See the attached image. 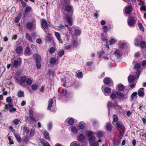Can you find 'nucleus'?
Masks as SVG:
<instances>
[{"label": "nucleus", "instance_id": "obj_47", "mask_svg": "<svg viewBox=\"0 0 146 146\" xmlns=\"http://www.w3.org/2000/svg\"><path fill=\"white\" fill-rule=\"evenodd\" d=\"M116 94L112 93L110 95V97L111 99L112 100H113L117 98V96L116 95Z\"/></svg>", "mask_w": 146, "mask_h": 146}, {"label": "nucleus", "instance_id": "obj_39", "mask_svg": "<svg viewBox=\"0 0 146 146\" xmlns=\"http://www.w3.org/2000/svg\"><path fill=\"white\" fill-rule=\"evenodd\" d=\"M68 94V92L66 90L63 89L62 92L60 93V95L62 96H66Z\"/></svg>", "mask_w": 146, "mask_h": 146}, {"label": "nucleus", "instance_id": "obj_59", "mask_svg": "<svg viewBox=\"0 0 146 146\" xmlns=\"http://www.w3.org/2000/svg\"><path fill=\"white\" fill-rule=\"evenodd\" d=\"M115 39L113 38H111L109 40V42L110 44H112L115 42Z\"/></svg>", "mask_w": 146, "mask_h": 146}, {"label": "nucleus", "instance_id": "obj_46", "mask_svg": "<svg viewBox=\"0 0 146 146\" xmlns=\"http://www.w3.org/2000/svg\"><path fill=\"white\" fill-rule=\"evenodd\" d=\"M24 96V92L21 91H19L18 93V96L19 98H21Z\"/></svg>", "mask_w": 146, "mask_h": 146}, {"label": "nucleus", "instance_id": "obj_37", "mask_svg": "<svg viewBox=\"0 0 146 146\" xmlns=\"http://www.w3.org/2000/svg\"><path fill=\"white\" fill-rule=\"evenodd\" d=\"M55 74L56 73L55 72L54 70H49L48 74L49 75L51 76L52 77H54L56 75Z\"/></svg>", "mask_w": 146, "mask_h": 146}, {"label": "nucleus", "instance_id": "obj_26", "mask_svg": "<svg viewBox=\"0 0 146 146\" xmlns=\"http://www.w3.org/2000/svg\"><path fill=\"white\" fill-rule=\"evenodd\" d=\"M32 10V7L30 6L26 7L24 10V12L26 14H28L30 13Z\"/></svg>", "mask_w": 146, "mask_h": 146}, {"label": "nucleus", "instance_id": "obj_48", "mask_svg": "<svg viewBox=\"0 0 146 146\" xmlns=\"http://www.w3.org/2000/svg\"><path fill=\"white\" fill-rule=\"evenodd\" d=\"M64 50H62L59 51L58 52V55L60 57H61L64 55Z\"/></svg>", "mask_w": 146, "mask_h": 146}, {"label": "nucleus", "instance_id": "obj_6", "mask_svg": "<svg viewBox=\"0 0 146 146\" xmlns=\"http://www.w3.org/2000/svg\"><path fill=\"white\" fill-rule=\"evenodd\" d=\"M107 107L108 109L112 108H115L116 107L121 108L120 106L118 104L117 102L115 100H114V103H112L111 101L108 102L107 104Z\"/></svg>", "mask_w": 146, "mask_h": 146}, {"label": "nucleus", "instance_id": "obj_52", "mask_svg": "<svg viewBox=\"0 0 146 146\" xmlns=\"http://www.w3.org/2000/svg\"><path fill=\"white\" fill-rule=\"evenodd\" d=\"M134 68L135 69L138 70L140 68V64L139 63H137L134 66Z\"/></svg>", "mask_w": 146, "mask_h": 146}, {"label": "nucleus", "instance_id": "obj_44", "mask_svg": "<svg viewBox=\"0 0 146 146\" xmlns=\"http://www.w3.org/2000/svg\"><path fill=\"white\" fill-rule=\"evenodd\" d=\"M39 86L37 84H33L31 86V88L33 90L35 91L38 88Z\"/></svg>", "mask_w": 146, "mask_h": 146}, {"label": "nucleus", "instance_id": "obj_43", "mask_svg": "<svg viewBox=\"0 0 146 146\" xmlns=\"http://www.w3.org/2000/svg\"><path fill=\"white\" fill-rule=\"evenodd\" d=\"M85 136L84 134H80L79 136V140L81 142H82L84 140Z\"/></svg>", "mask_w": 146, "mask_h": 146}, {"label": "nucleus", "instance_id": "obj_45", "mask_svg": "<svg viewBox=\"0 0 146 146\" xmlns=\"http://www.w3.org/2000/svg\"><path fill=\"white\" fill-rule=\"evenodd\" d=\"M71 131L74 133H77L78 132L77 128L75 126L72 127L71 128Z\"/></svg>", "mask_w": 146, "mask_h": 146}, {"label": "nucleus", "instance_id": "obj_35", "mask_svg": "<svg viewBox=\"0 0 146 146\" xmlns=\"http://www.w3.org/2000/svg\"><path fill=\"white\" fill-rule=\"evenodd\" d=\"M25 37L27 40L31 42H33L32 38L31 37V35L27 33L26 34Z\"/></svg>", "mask_w": 146, "mask_h": 146}, {"label": "nucleus", "instance_id": "obj_64", "mask_svg": "<svg viewBox=\"0 0 146 146\" xmlns=\"http://www.w3.org/2000/svg\"><path fill=\"white\" fill-rule=\"evenodd\" d=\"M91 146H99V144L97 142H94L92 143Z\"/></svg>", "mask_w": 146, "mask_h": 146}, {"label": "nucleus", "instance_id": "obj_53", "mask_svg": "<svg viewBox=\"0 0 146 146\" xmlns=\"http://www.w3.org/2000/svg\"><path fill=\"white\" fill-rule=\"evenodd\" d=\"M96 139V138L95 137L93 136L89 138V142L90 143H91L94 140H95Z\"/></svg>", "mask_w": 146, "mask_h": 146}, {"label": "nucleus", "instance_id": "obj_10", "mask_svg": "<svg viewBox=\"0 0 146 146\" xmlns=\"http://www.w3.org/2000/svg\"><path fill=\"white\" fill-rule=\"evenodd\" d=\"M5 109L7 110H9V111L11 112L12 111L15 112L16 110V109L13 107V105L12 103H9L8 105H5Z\"/></svg>", "mask_w": 146, "mask_h": 146}, {"label": "nucleus", "instance_id": "obj_3", "mask_svg": "<svg viewBox=\"0 0 146 146\" xmlns=\"http://www.w3.org/2000/svg\"><path fill=\"white\" fill-rule=\"evenodd\" d=\"M137 18L135 16H131L129 17L127 21V24L128 26L131 27H133L137 22Z\"/></svg>", "mask_w": 146, "mask_h": 146}, {"label": "nucleus", "instance_id": "obj_21", "mask_svg": "<svg viewBox=\"0 0 146 146\" xmlns=\"http://www.w3.org/2000/svg\"><path fill=\"white\" fill-rule=\"evenodd\" d=\"M113 127L110 123H107L106 126L107 130L109 131H111L112 130Z\"/></svg>", "mask_w": 146, "mask_h": 146}, {"label": "nucleus", "instance_id": "obj_42", "mask_svg": "<svg viewBox=\"0 0 146 146\" xmlns=\"http://www.w3.org/2000/svg\"><path fill=\"white\" fill-rule=\"evenodd\" d=\"M55 35L58 40L60 41L62 40L60 38V35L57 32H55Z\"/></svg>", "mask_w": 146, "mask_h": 146}, {"label": "nucleus", "instance_id": "obj_62", "mask_svg": "<svg viewBox=\"0 0 146 146\" xmlns=\"http://www.w3.org/2000/svg\"><path fill=\"white\" fill-rule=\"evenodd\" d=\"M35 134V131L34 130L31 129L30 133L29 136L30 137H33Z\"/></svg>", "mask_w": 146, "mask_h": 146}, {"label": "nucleus", "instance_id": "obj_50", "mask_svg": "<svg viewBox=\"0 0 146 146\" xmlns=\"http://www.w3.org/2000/svg\"><path fill=\"white\" fill-rule=\"evenodd\" d=\"M18 1H20L21 2V4L22 5V6L23 7H25L27 5V4L23 0H16Z\"/></svg>", "mask_w": 146, "mask_h": 146}, {"label": "nucleus", "instance_id": "obj_1", "mask_svg": "<svg viewBox=\"0 0 146 146\" xmlns=\"http://www.w3.org/2000/svg\"><path fill=\"white\" fill-rule=\"evenodd\" d=\"M63 6L64 7L62 8V11L65 16L64 20L70 26H72L73 25L72 16L74 12L73 7L71 4H63Z\"/></svg>", "mask_w": 146, "mask_h": 146}, {"label": "nucleus", "instance_id": "obj_54", "mask_svg": "<svg viewBox=\"0 0 146 146\" xmlns=\"http://www.w3.org/2000/svg\"><path fill=\"white\" fill-rule=\"evenodd\" d=\"M20 121V120L17 118L15 119L13 121V123L15 125H18Z\"/></svg>", "mask_w": 146, "mask_h": 146}, {"label": "nucleus", "instance_id": "obj_12", "mask_svg": "<svg viewBox=\"0 0 146 146\" xmlns=\"http://www.w3.org/2000/svg\"><path fill=\"white\" fill-rule=\"evenodd\" d=\"M71 43L72 46L75 48H76L80 44L79 43L76 38H72L71 40Z\"/></svg>", "mask_w": 146, "mask_h": 146}, {"label": "nucleus", "instance_id": "obj_32", "mask_svg": "<svg viewBox=\"0 0 146 146\" xmlns=\"http://www.w3.org/2000/svg\"><path fill=\"white\" fill-rule=\"evenodd\" d=\"M128 80L129 83L133 82L135 80V77L132 75H130L128 76Z\"/></svg>", "mask_w": 146, "mask_h": 146}, {"label": "nucleus", "instance_id": "obj_9", "mask_svg": "<svg viewBox=\"0 0 146 146\" xmlns=\"http://www.w3.org/2000/svg\"><path fill=\"white\" fill-rule=\"evenodd\" d=\"M54 102L52 99L49 100L48 101V105L47 107V110L52 111H54L56 110V108L52 106V104Z\"/></svg>", "mask_w": 146, "mask_h": 146}, {"label": "nucleus", "instance_id": "obj_30", "mask_svg": "<svg viewBox=\"0 0 146 146\" xmlns=\"http://www.w3.org/2000/svg\"><path fill=\"white\" fill-rule=\"evenodd\" d=\"M85 123L83 122H80L79 123L78 125V127L79 129H81L82 130H83L85 128V127L84 125Z\"/></svg>", "mask_w": 146, "mask_h": 146}, {"label": "nucleus", "instance_id": "obj_24", "mask_svg": "<svg viewBox=\"0 0 146 146\" xmlns=\"http://www.w3.org/2000/svg\"><path fill=\"white\" fill-rule=\"evenodd\" d=\"M27 28L29 29H31L33 27V24L32 22H28L26 24Z\"/></svg>", "mask_w": 146, "mask_h": 146}, {"label": "nucleus", "instance_id": "obj_15", "mask_svg": "<svg viewBox=\"0 0 146 146\" xmlns=\"http://www.w3.org/2000/svg\"><path fill=\"white\" fill-rule=\"evenodd\" d=\"M142 38L141 35H140L137 36L135 39L134 40V44L136 46H139L140 41L141 39Z\"/></svg>", "mask_w": 146, "mask_h": 146}, {"label": "nucleus", "instance_id": "obj_5", "mask_svg": "<svg viewBox=\"0 0 146 146\" xmlns=\"http://www.w3.org/2000/svg\"><path fill=\"white\" fill-rule=\"evenodd\" d=\"M22 62V59L21 57L18 58L17 60H15L13 61V64H12V67L17 68L18 66H20Z\"/></svg>", "mask_w": 146, "mask_h": 146}, {"label": "nucleus", "instance_id": "obj_13", "mask_svg": "<svg viewBox=\"0 0 146 146\" xmlns=\"http://www.w3.org/2000/svg\"><path fill=\"white\" fill-rule=\"evenodd\" d=\"M23 48L21 46H16L15 49V52L16 54L20 55L23 52Z\"/></svg>", "mask_w": 146, "mask_h": 146}, {"label": "nucleus", "instance_id": "obj_22", "mask_svg": "<svg viewBox=\"0 0 146 146\" xmlns=\"http://www.w3.org/2000/svg\"><path fill=\"white\" fill-rule=\"evenodd\" d=\"M113 120L112 121V123L113 125H114V123H116L118 121V118L117 115L115 114H114L113 115Z\"/></svg>", "mask_w": 146, "mask_h": 146}, {"label": "nucleus", "instance_id": "obj_20", "mask_svg": "<svg viewBox=\"0 0 146 146\" xmlns=\"http://www.w3.org/2000/svg\"><path fill=\"white\" fill-rule=\"evenodd\" d=\"M58 61V59L56 57H51L50 59V63L51 64L54 65Z\"/></svg>", "mask_w": 146, "mask_h": 146}, {"label": "nucleus", "instance_id": "obj_56", "mask_svg": "<svg viewBox=\"0 0 146 146\" xmlns=\"http://www.w3.org/2000/svg\"><path fill=\"white\" fill-rule=\"evenodd\" d=\"M6 101L8 103H10L12 102V99L11 97H8L7 98Z\"/></svg>", "mask_w": 146, "mask_h": 146}, {"label": "nucleus", "instance_id": "obj_38", "mask_svg": "<svg viewBox=\"0 0 146 146\" xmlns=\"http://www.w3.org/2000/svg\"><path fill=\"white\" fill-rule=\"evenodd\" d=\"M40 143L43 146H49L50 145L49 143L44 140L40 141Z\"/></svg>", "mask_w": 146, "mask_h": 146}, {"label": "nucleus", "instance_id": "obj_55", "mask_svg": "<svg viewBox=\"0 0 146 146\" xmlns=\"http://www.w3.org/2000/svg\"><path fill=\"white\" fill-rule=\"evenodd\" d=\"M55 48L54 47H52L50 48L49 52L51 54H53L55 52Z\"/></svg>", "mask_w": 146, "mask_h": 146}, {"label": "nucleus", "instance_id": "obj_31", "mask_svg": "<svg viewBox=\"0 0 146 146\" xmlns=\"http://www.w3.org/2000/svg\"><path fill=\"white\" fill-rule=\"evenodd\" d=\"M44 132L45 138L48 141L50 140V138L49 137V133L46 131H44Z\"/></svg>", "mask_w": 146, "mask_h": 146}, {"label": "nucleus", "instance_id": "obj_49", "mask_svg": "<svg viewBox=\"0 0 146 146\" xmlns=\"http://www.w3.org/2000/svg\"><path fill=\"white\" fill-rule=\"evenodd\" d=\"M23 132L24 133H28L29 132V130L28 129V127L26 125L24 126L23 128Z\"/></svg>", "mask_w": 146, "mask_h": 146}, {"label": "nucleus", "instance_id": "obj_29", "mask_svg": "<svg viewBox=\"0 0 146 146\" xmlns=\"http://www.w3.org/2000/svg\"><path fill=\"white\" fill-rule=\"evenodd\" d=\"M139 45L140 47L142 49H145L146 48V42L145 41H141Z\"/></svg>", "mask_w": 146, "mask_h": 146}, {"label": "nucleus", "instance_id": "obj_8", "mask_svg": "<svg viewBox=\"0 0 146 146\" xmlns=\"http://www.w3.org/2000/svg\"><path fill=\"white\" fill-rule=\"evenodd\" d=\"M103 82L104 84L110 86L113 85V82L110 78L108 77H106L104 79Z\"/></svg>", "mask_w": 146, "mask_h": 146}, {"label": "nucleus", "instance_id": "obj_28", "mask_svg": "<svg viewBox=\"0 0 146 146\" xmlns=\"http://www.w3.org/2000/svg\"><path fill=\"white\" fill-rule=\"evenodd\" d=\"M74 35L75 36H79L80 35L81 33V30L79 29H76L75 28V29L74 30Z\"/></svg>", "mask_w": 146, "mask_h": 146}, {"label": "nucleus", "instance_id": "obj_58", "mask_svg": "<svg viewBox=\"0 0 146 146\" xmlns=\"http://www.w3.org/2000/svg\"><path fill=\"white\" fill-rule=\"evenodd\" d=\"M31 47L33 50L34 51H36L37 50V48L36 46L33 44H31Z\"/></svg>", "mask_w": 146, "mask_h": 146}, {"label": "nucleus", "instance_id": "obj_40", "mask_svg": "<svg viewBox=\"0 0 146 146\" xmlns=\"http://www.w3.org/2000/svg\"><path fill=\"white\" fill-rule=\"evenodd\" d=\"M76 76L78 78H82L83 76V73L82 72H78L77 73Z\"/></svg>", "mask_w": 146, "mask_h": 146}, {"label": "nucleus", "instance_id": "obj_19", "mask_svg": "<svg viewBox=\"0 0 146 146\" xmlns=\"http://www.w3.org/2000/svg\"><path fill=\"white\" fill-rule=\"evenodd\" d=\"M31 49L28 46H27L25 48L24 52V54L25 56H30L31 55L30 54Z\"/></svg>", "mask_w": 146, "mask_h": 146}, {"label": "nucleus", "instance_id": "obj_27", "mask_svg": "<svg viewBox=\"0 0 146 146\" xmlns=\"http://www.w3.org/2000/svg\"><path fill=\"white\" fill-rule=\"evenodd\" d=\"M113 54L116 57L117 59H119L121 56V55L119 53V51L117 50H115L113 52Z\"/></svg>", "mask_w": 146, "mask_h": 146}, {"label": "nucleus", "instance_id": "obj_11", "mask_svg": "<svg viewBox=\"0 0 146 146\" xmlns=\"http://www.w3.org/2000/svg\"><path fill=\"white\" fill-rule=\"evenodd\" d=\"M116 128L119 130H124L125 129L124 125L122 123L121 121H120L117 122L115 123Z\"/></svg>", "mask_w": 146, "mask_h": 146}, {"label": "nucleus", "instance_id": "obj_33", "mask_svg": "<svg viewBox=\"0 0 146 146\" xmlns=\"http://www.w3.org/2000/svg\"><path fill=\"white\" fill-rule=\"evenodd\" d=\"M125 86L123 84H120L117 87V89L119 91H122L125 89Z\"/></svg>", "mask_w": 146, "mask_h": 146}, {"label": "nucleus", "instance_id": "obj_7", "mask_svg": "<svg viewBox=\"0 0 146 146\" xmlns=\"http://www.w3.org/2000/svg\"><path fill=\"white\" fill-rule=\"evenodd\" d=\"M40 22L42 28L45 33H47V31H45V30L48 28V24L46 20L42 19L41 20Z\"/></svg>", "mask_w": 146, "mask_h": 146}, {"label": "nucleus", "instance_id": "obj_14", "mask_svg": "<svg viewBox=\"0 0 146 146\" xmlns=\"http://www.w3.org/2000/svg\"><path fill=\"white\" fill-rule=\"evenodd\" d=\"M116 94L118 97L119 100H123L126 98L125 95L119 91H117Z\"/></svg>", "mask_w": 146, "mask_h": 146}, {"label": "nucleus", "instance_id": "obj_61", "mask_svg": "<svg viewBox=\"0 0 146 146\" xmlns=\"http://www.w3.org/2000/svg\"><path fill=\"white\" fill-rule=\"evenodd\" d=\"M61 81L62 83H63L62 86L64 87L66 86V80L62 78L61 79Z\"/></svg>", "mask_w": 146, "mask_h": 146}, {"label": "nucleus", "instance_id": "obj_4", "mask_svg": "<svg viewBox=\"0 0 146 146\" xmlns=\"http://www.w3.org/2000/svg\"><path fill=\"white\" fill-rule=\"evenodd\" d=\"M34 57H35V60L36 62V65L37 68L40 69L41 67V64L40 61L41 58L40 56L37 54H35L34 55Z\"/></svg>", "mask_w": 146, "mask_h": 146}, {"label": "nucleus", "instance_id": "obj_17", "mask_svg": "<svg viewBox=\"0 0 146 146\" xmlns=\"http://www.w3.org/2000/svg\"><path fill=\"white\" fill-rule=\"evenodd\" d=\"M132 8L131 6H127L125 8V13L127 14H130L132 11Z\"/></svg>", "mask_w": 146, "mask_h": 146}, {"label": "nucleus", "instance_id": "obj_34", "mask_svg": "<svg viewBox=\"0 0 146 146\" xmlns=\"http://www.w3.org/2000/svg\"><path fill=\"white\" fill-rule=\"evenodd\" d=\"M68 122L69 125H72L74 124V120L73 118L71 117L68 119Z\"/></svg>", "mask_w": 146, "mask_h": 146}, {"label": "nucleus", "instance_id": "obj_41", "mask_svg": "<svg viewBox=\"0 0 146 146\" xmlns=\"http://www.w3.org/2000/svg\"><path fill=\"white\" fill-rule=\"evenodd\" d=\"M138 26L139 28V29L141 31L143 32L144 31V29L143 27L142 24L141 23H139L138 24Z\"/></svg>", "mask_w": 146, "mask_h": 146}, {"label": "nucleus", "instance_id": "obj_18", "mask_svg": "<svg viewBox=\"0 0 146 146\" xmlns=\"http://www.w3.org/2000/svg\"><path fill=\"white\" fill-rule=\"evenodd\" d=\"M21 12H20L18 13L17 17L15 18L14 20L15 23H19V21L21 19Z\"/></svg>", "mask_w": 146, "mask_h": 146}, {"label": "nucleus", "instance_id": "obj_25", "mask_svg": "<svg viewBox=\"0 0 146 146\" xmlns=\"http://www.w3.org/2000/svg\"><path fill=\"white\" fill-rule=\"evenodd\" d=\"M13 134L19 142H21L22 141V139L19 135L16 133H13Z\"/></svg>", "mask_w": 146, "mask_h": 146}, {"label": "nucleus", "instance_id": "obj_16", "mask_svg": "<svg viewBox=\"0 0 146 146\" xmlns=\"http://www.w3.org/2000/svg\"><path fill=\"white\" fill-rule=\"evenodd\" d=\"M145 89L144 88H140L138 91L137 94L141 98L145 96Z\"/></svg>", "mask_w": 146, "mask_h": 146}, {"label": "nucleus", "instance_id": "obj_51", "mask_svg": "<svg viewBox=\"0 0 146 146\" xmlns=\"http://www.w3.org/2000/svg\"><path fill=\"white\" fill-rule=\"evenodd\" d=\"M101 38L102 40L103 41H106L108 40L106 37L104 35V34L102 33L101 34Z\"/></svg>", "mask_w": 146, "mask_h": 146}, {"label": "nucleus", "instance_id": "obj_23", "mask_svg": "<svg viewBox=\"0 0 146 146\" xmlns=\"http://www.w3.org/2000/svg\"><path fill=\"white\" fill-rule=\"evenodd\" d=\"M137 92H133L131 96L130 100L131 101L134 100V98L137 99Z\"/></svg>", "mask_w": 146, "mask_h": 146}, {"label": "nucleus", "instance_id": "obj_60", "mask_svg": "<svg viewBox=\"0 0 146 146\" xmlns=\"http://www.w3.org/2000/svg\"><path fill=\"white\" fill-rule=\"evenodd\" d=\"M72 46V45L69 44L68 45L65 46V49L67 50H68Z\"/></svg>", "mask_w": 146, "mask_h": 146}, {"label": "nucleus", "instance_id": "obj_36", "mask_svg": "<svg viewBox=\"0 0 146 146\" xmlns=\"http://www.w3.org/2000/svg\"><path fill=\"white\" fill-rule=\"evenodd\" d=\"M111 89L108 87H105L104 89V92L107 94H110L111 92Z\"/></svg>", "mask_w": 146, "mask_h": 146}, {"label": "nucleus", "instance_id": "obj_63", "mask_svg": "<svg viewBox=\"0 0 146 146\" xmlns=\"http://www.w3.org/2000/svg\"><path fill=\"white\" fill-rule=\"evenodd\" d=\"M8 139L10 145H12L14 144L13 140L9 136L8 137Z\"/></svg>", "mask_w": 146, "mask_h": 146}, {"label": "nucleus", "instance_id": "obj_57", "mask_svg": "<svg viewBox=\"0 0 146 146\" xmlns=\"http://www.w3.org/2000/svg\"><path fill=\"white\" fill-rule=\"evenodd\" d=\"M97 135L98 138H101L103 136V134L101 131H98L97 132Z\"/></svg>", "mask_w": 146, "mask_h": 146}, {"label": "nucleus", "instance_id": "obj_2", "mask_svg": "<svg viewBox=\"0 0 146 146\" xmlns=\"http://www.w3.org/2000/svg\"><path fill=\"white\" fill-rule=\"evenodd\" d=\"M25 82L27 85H30L32 84L33 81L31 78H27V76H21L19 82L20 85L23 87H25L26 86V85L25 84Z\"/></svg>", "mask_w": 146, "mask_h": 146}]
</instances>
